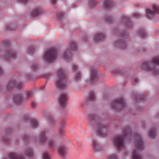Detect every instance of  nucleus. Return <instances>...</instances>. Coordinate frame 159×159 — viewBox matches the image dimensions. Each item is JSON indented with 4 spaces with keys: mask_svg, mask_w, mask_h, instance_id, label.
<instances>
[{
    "mask_svg": "<svg viewBox=\"0 0 159 159\" xmlns=\"http://www.w3.org/2000/svg\"><path fill=\"white\" fill-rule=\"evenodd\" d=\"M63 131V129L62 128V126L61 125L60 126V127L59 129V134L61 135L62 134Z\"/></svg>",
    "mask_w": 159,
    "mask_h": 159,
    "instance_id": "34",
    "label": "nucleus"
},
{
    "mask_svg": "<svg viewBox=\"0 0 159 159\" xmlns=\"http://www.w3.org/2000/svg\"><path fill=\"white\" fill-rule=\"evenodd\" d=\"M97 132L99 135L102 137L106 135V129L103 124L99 125L97 129Z\"/></svg>",
    "mask_w": 159,
    "mask_h": 159,
    "instance_id": "11",
    "label": "nucleus"
},
{
    "mask_svg": "<svg viewBox=\"0 0 159 159\" xmlns=\"http://www.w3.org/2000/svg\"><path fill=\"white\" fill-rule=\"evenodd\" d=\"M60 16H63V14L62 13H60Z\"/></svg>",
    "mask_w": 159,
    "mask_h": 159,
    "instance_id": "47",
    "label": "nucleus"
},
{
    "mask_svg": "<svg viewBox=\"0 0 159 159\" xmlns=\"http://www.w3.org/2000/svg\"><path fill=\"white\" fill-rule=\"evenodd\" d=\"M20 1L23 2V3H25L28 0H19Z\"/></svg>",
    "mask_w": 159,
    "mask_h": 159,
    "instance_id": "42",
    "label": "nucleus"
},
{
    "mask_svg": "<svg viewBox=\"0 0 159 159\" xmlns=\"http://www.w3.org/2000/svg\"><path fill=\"white\" fill-rule=\"evenodd\" d=\"M13 101L16 104H19L22 102V95L20 94H16L14 96Z\"/></svg>",
    "mask_w": 159,
    "mask_h": 159,
    "instance_id": "12",
    "label": "nucleus"
},
{
    "mask_svg": "<svg viewBox=\"0 0 159 159\" xmlns=\"http://www.w3.org/2000/svg\"><path fill=\"white\" fill-rule=\"evenodd\" d=\"M107 159H119L117 156L115 154L113 153L109 155Z\"/></svg>",
    "mask_w": 159,
    "mask_h": 159,
    "instance_id": "25",
    "label": "nucleus"
},
{
    "mask_svg": "<svg viewBox=\"0 0 159 159\" xmlns=\"http://www.w3.org/2000/svg\"><path fill=\"white\" fill-rule=\"evenodd\" d=\"M56 2V0H52V4H55Z\"/></svg>",
    "mask_w": 159,
    "mask_h": 159,
    "instance_id": "43",
    "label": "nucleus"
},
{
    "mask_svg": "<svg viewBox=\"0 0 159 159\" xmlns=\"http://www.w3.org/2000/svg\"><path fill=\"white\" fill-rule=\"evenodd\" d=\"M140 16V14L138 13H134V16L136 18H138Z\"/></svg>",
    "mask_w": 159,
    "mask_h": 159,
    "instance_id": "38",
    "label": "nucleus"
},
{
    "mask_svg": "<svg viewBox=\"0 0 159 159\" xmlns=\"http://www.w3.org/2000/svg\"><path fill=\"white\" fill-rule=\"evenodd\" d=\"M105 37L104 34L102 33H98L95 35L94 40L95 41H98L101 40L102 39H104Z\"/></svg>",
    "mask_w": 159,
    "mask_h": 159,
    "instance_id": "18",
    "label": "nucleus"
},
{
    "mask_svg": "<svg viewBox=\"0 0 159 159\" xmlns=\"http://www.w3.org/2000/svg\"><path fill=\"white\" fill-rule=\"evenodd\" d=\"M70 47L72 50H75L77 49L76 43L75 42H72L70 43Z\"/></svg>",
    "mask_w": 159,
    "mask_h": 159,
    "instance_id": "24",
    "label": "nucleus"
},
{
    "mask_svg": "<svg viewBox=\"0 0 159 159\" xmlns=\"http://www.w3.org/2000/svg\"><path fill=\"white\" fill-rule=\"evenodd\" d=\"M14 86L17 89H20L23 87L24 84L21 82H17L14 80H11L7 84L6 88L7 90L9 91Z\"/></svg>",
    "mask_w": 159,
    "mask_h": 159,
    "instance_id": "8",
    "label": "nucleus"
},
{
    "mask_svg": "<svg viewBox=\"0 0 159 159\" xmlns=\"http://www.w3.org/2000/svg\"><path fill=\"white\" fill-rule=\"evenodd\" d=\"M31 125L33 128H37L38 125V122L36 120H33L31 121Z\"/></svg>",
    "mask_w": 159,
    "mask_h": 159,
    "instance_id": "23",
    "label": "nucleus"
},
{
    "mask_svg": "<svg viewBox=\"0 0 159 159\" xmlns=\"http://www.w3.org/2000/svg\"><path fill=\"white\" fill-rule=\"evenodd\" d=\"M93 146L94 148L96 150L98 151L97 148L98 147V145L96 140H94L93 142Z\"/></svg>",
    "mask_w": 159,
    "mask_h": 159,
    "instance_id": "30",
    "label": "nucleus"
},
{
    "mask_svg": "<svg viewBox=\"0 0 159 159\" xmlns=\"http://www.w3.org/2000/svg\"><path fill=\"white\" fill-rule=\"evenodd\" d=\"M111 107L114 109L119 111V110L123 109L126 107L125 101L121 98L116 99L114 100L111 104Z\"/></svg>",
    "mask_w": 159,
    "mask_h": 159,
    "instance_id": "6",
    "label": "nucleus"
},
{
    "mask_svg": "<svg viewBox=\"0 0 159 159\" xmlns=\"http://www.w3.org/2000/svg\"><path fill=\"white\" fill-rule=\"evenodd\" d=\"M38 66L37 65H35L32 66V69L34 70H35V69L37 68Z\"/></svg>",
    "mask_w": 159,
    "mask_h": 159,
    "instance_id": "39",
    "label": "nucleus"
},
{
    "mask_svg": "<svg viewBox=\"0 0 159 159\" xmlns=\"http://www.w3.org/2000/svg\"><path fill=\"white\" fill-rule=\"evenodd\" d=\"M152 10L147 8L146 10V17L149 19L153 18V16L156 14H159V7L157 5H154L152 7Z\"/></svg>",
    "mask_w": 159,
    "mask_h": 159,
    "instance_id": "7",
    "label": "nucleus"
},
{
    "mask_svg": "<svg viewBox=\"0 0 159 159\" xmlns=\"http://www.w3.org/2000/svg\"><path fill=\"white\" fill-rule=\"evenodd\" d=\"M43 159H50L49 155L47 152H44L43 155Z\"/></svg>",
    "mask_w": 159,
    "mask_h": 159,
    "instance_id": "31",
    "label": "nucleus"
},
{
    "mask_svg": "<svg viewBox=\"0 0 159 159\" xmlns=\"http://www.w3.org/2000/svg\"><path fill=\"white\" fill-rule=\"evenodd\" d=\"M118 43L120 44V46L121 48H122V47L124 45H125V44H124V42L121 41H119Z\"/></svg>",
    "mask_w": 159,
    "mask_h": 159,
    "instance_id": "36",
    "label": "nucleus"
},
{
    "mask_svg": "<svg viewBox=\"0 0 159 159\" xmlns=\"http://www.w3.org/2000/svg\"><path fill=\"white\" fill-rule=\"evenodd\" d=\"M8 157L11 159H23L22 156H19L16 153L11 152L9 154Z\"/></svg>",
    "mask_w": 159,
    "mask_h": 159,
    "instance_id": "16",
    "label": "nucleus"
},
{
    "mask_svg": "<svg viewBox=\"0 0 159 159\" xmlns=\"http://www.w3.org/2000/svg\"><path fill=\"white\" fill-rule=\"evenodd\" d=\"M96 2L95 0H90L89 2V7H93L96 5Z\"/></svg>",
    "mask_w": 159,
    "mask_h": 159,
    "instance_id": "29",
    "label": "nucleus"
},
{
    "mask_svg": "<svg viewBox=\"0 0 159 159\" xmlns=\"http://www.w3.org/2000/svg\"><path fill=\"white\" fill-rule=\"evenodd\" d=\"M143 148V143L140 135H137L136 140L135 142V148L132 153L133 159H142L139 152Z\"/></svg>",
    "mask_w": 159,
    "mask_h": 159,
    "instance_id": "3",
    "label": "nucleus"
},
{
    "mask_svg": "<svg viewBox=\"0 0 159 159\" xmlns=\"http://www.w3.org/2000/svg\"><path fill=\"white\" fill-rule=\"evenodd\" d=\"M139 35L143 38H144L146 35L145 31L143 30H140L139 33Z\"/></svg>",
    "mask_w": 159,
    "mask_h": 159,
    "instance_id": "27",
    "label": "nucleus"
},
{
    "mask_svg": "<svg viewBox=\"0 0 159 159\" xmlns=\"http://www.w3.org/2000/svg\"><path fill=\"white\" fill-rule=\"evenodd\" d=\"M63 58L67 61H68L71 60V55L69 50H67L66 52L64 53L63 55Z\"/></svg>",
    "mask_w": 159,
    "mask_h": 159,
    "instance_id": "14",
    "label": "nucleus"
},
{
    "mask_svg": "<svg viewBox=\"0 0 159 159\" xmlns=\"http://www.w3.org/2000/svg\"><path fill=\"white\" fill-rule=\"evenodd\" d=\"M130 132V129H127L123 132V136H117L113 140V144L117 149L119 150L124 147L125 139L128 135V134Z\"/></svg>",
    "mask_w": 159,
    "mask_h": 159,
    "instance_id": "4",
    "label": "nucleus"
},
{
    "mask_svg": "<svg viewBox=\"0 0 159 159\" xmlns=\"http://www.w3.org/2000/svg\"><path fill=\"white\" fill-rule=\"evenodd\" d=\"M96 117L94 114H92L89 116L88 119L90 121H93L95 120Z\"/></svg>",
    "mask_w": 159,
    "mask_h": 159,
    "instance_id": "26",
    "label": "nucleus"
},
{
    "mask_svg": "<svg viewBox=\"0 0 159 159\" xmlns=\"http://www.w3.org/2000/svg\"><path fill=\"white\" fill-rule=\"evenodd\" d=\"M57 78L55 80L56 87L60 89H64L66 87L67 80L65 72L62 69L58 70L57 73Z\"/></svg>",
    "mask_w": 159,
    "mask_h": 159,
    "instance_id": "2",
    "label": "nucleus"
},
{
    "mask_svg": "<svg viewBox=\"0 0 159 159\" xmlns=\"http://www.w3.org/2000/svg\"><path fill=\"white\" fill-rule=\"evenodd\" d=\"M67 99V95L65 93L62 94L59 98V103L62 107H64L66 105Z\"/></svg>",
    "mask_w": 159,
    "mask_h": 159,
    "instance_id": "10",
    "label": "nucleus"
},
{
    "mask_svg": "<svg viewBox=\"0 0 159 159\" xmlns=\"http://www.w3.org/2000/svg\"><path fill=\"white\" fill-rule=\"evenodd\" d=\"M95 96L93 92H90L89 94V97L88 100L89 101L94 100L95 99Z\"/></svg>",
    "mask_w": 159,
    "mask_h": 159,
    "instance_id": "22",
    "label": "nucleus"
},
{
    "mask_svg": "<svg viewBox=\"0 0 159 159\" xmlns=\"http://www.w3.org/2000/svg\"><path fill=\"white\" fill-rule=\"evenodd\" d=\"M113 2L110 0H105L103 5V8L105 9H108L111 8L113 5Z\"/></svg>",
    "mask_w": 159,
    "mask_h": 159,
    "instance_id": "13",
    "label": "nucleus"
},
{
    "mask_svg": "<svg viewBox=\"0 0 159 159\" xmlns=\"http://www.w3.org/2000/svg\"><path fill=\"white\" fill-rule=\"evenodd\" d=\"M98 77L97 75L96 70L95 69H92L91 70L90 80L92 81L96 80Z\"/></svg>",
    "mask_w": 159,
    "mask_h": 159,
    "instance_id": "15",
    "label": "nucleus"
},
{
    "mask_svg": "<svg viewBox=\"0 0 159 159\" xmlns=\"http://www.w3.org/2000/svg\"><path fill=\"white\" fill-rule=\"evenodd\" d=\"M134 80L135 83H137L138 81L139 80L137 78H136L134 79Z\"/></svg>",
    "mask_w": 159,
    "mask_h": 159,
    "instance_id": "44",
    "label": "nucleus"
},
{
    "mask_svg": "<svg viewBox=\"0 0 159 159\" xmlns=\"http://www.w3.org/2000/svg\"><path fill=\"white\" fill-rule=\"evenodd\" d=\"M33 93L32 91L28 92L26 93V96L28 98L31 97L33 95Z\"/></svg>",
    "mask_w": 159,
    "mask_h": 159,
    "instance_id": "32",
    "label": "nucleus"
},
{
    "mask_svg": "<svg viewBox=\"0 0 159 159\" xmlns=\"http://www.w3.org/2000/svg\"><path fill=\"white\" fill-rule=\"evenodd\" d=\"M45 86H43V87L41 88V90H44V88H45Z\"/></svg>",
    "mask_w": 159,
    "mask_h": 159,
    "instance_id": "46",
    "label": "nucleus"
},
{
    "mask_svg": "<svg viewBox=\"0 0 159 159\" xmlns=\"http://www.w3.org/2000/svg\"><path fill=\"white\" fill-rule=\"evenodd\" d=\"M31 106L33 108H35L37 106V104L34 102H32L31 103Z\"/></svg>",
    "mask_w": 159,
    "mask_h": 159,
    "instance_id": "37",
    "label": "nucleus"
},
{
    "mask_svg": "<svg viewBox=\"0 0 159 159\" xmlns=\"http://www.w3.org/2000/svg\"><path fill=\"white\" fill-rule=\"evenodd\" d=\"M57 52L55 48H50L44 54L43 58L47 62H52L57 58Z\"/></svg>",
    "mask_w": 159,
    "mask_h": 159,
    "instance_id": "5",
    "label": "nucleus"
},
{
    "mask_svg": "<svg viewBox=\"0 0 159 159\" xmlns=\"http://www.w3.org/2000/svg\"><path fill=\"white\" fill-rule=\"evenodd\" d=\"M32 50H33V51H34V48H30V52H32Z\"/></svg>",
    "mask_w": 159,
    "mask_h": 159,
    "instance_id": "45",
    "label": "nucleus"
},
{
    "mask_svg": "<svg viewBox=\"0 0 159 159\" xmlns=\"http://www.w3.org/2000/svg\"><path fill=\"white\" fill-rule=\"evenodd\" d=\"M80 73H77L75 76V80H78L80 78Z\"/></svg>",
    "mask_w": 159,
    "mask_h": 159,
    "instance_id": "33",
    "label": "nucleus"
},
{
    "mask_svg": "<svg viewBox=\"0 0 159 159\" xmlns=\"http://www.w3.org/2000/svg\"><path fill=\"white\" fill-rule=\"evenodd\" d=\"M16 54V53L13 51L9 52H8V56L10 58H15Z\"/></svg>",
    "mask_w": 159,
    "mask_h": 159,
    "instance_id": "28",
    "label": "nucleus"
},
{
    "mask_svg": "<svg viewBox=\"0 0 159 159\" xmlns=\"http://www.w3.org/2000/svg\"><path fill=\"white\" fill-rule=\"evenodd\" d=\"M159 66V57H154L150 61H144L141 66L143 69L149 71L153 75H159V70H157V66Z\"/></svg>",
    "mask_w": 159,
    "mask_h": 159,
    "instance_id": "1",
    "label": "nucleus"
},
{
    "mask_svg": "<svg viewBox=\"0 0 159 159\" xmlns=\"http://www.w3.org/2000/svg\"><path fill=\"white\" fill-rule=\"evenodd\" d=\"M45 131H43L40 136V141L42 143H45L48 142L49 146L51 147H53L54 146V142L51 140H47L45 137Z\"/></svg>",
    "mask_w": 159,
    "mask_h": 159,
    "instance_id": "9",
    "label": "nucleus"
},
{
    "mask_svg": "<svg viewBox=\"0 0 159 159\" xmlns=\"http://www.w3.org/2000/svg\"><path fill=\"white\" fill-rule=\"evenodd\" d=\"M105 20L109 23H111L112 21V18L110 17H108L105 19Z\"/></svg>",
    "mask_w": 159,
    "mask_h": 159,
    "instance_id": "35",
    "label": "nucleus"
},
{
    "mask_svg": "<svg viewBox=\"0 0 159 159\" xmlns=\"http://www.w3.org/2000/svg\"><path fill=\"white\" fill-rule=\"evenodd\" d=\"M72 68L73 70H76L77 66L76 65L74 64L73 65Z\"/></svg>",
    "mask_w": 159,
    "mask_h": 159,
    "instance_id": "40",
    "label": "nucleus"
},
{
    "mask_svg": "<svg viewBox=\"0 0 159 159\" xmlns=\"http://www.w3.org/2000/svg\"><path fill=\"white\" fill-rule=\"evenodd\" d=\"M125 20V21H126V22H128V24H127V25H129V20L128 19V18H125V20Z\"/></svg>",
    "mask_w": 159,
    "mask_h": 159,
    "instance_id": "41",
    "label": "nucleus"
},
{
    "mask_svg": "<svg viewBox=\"0 0 159 159\" xmlns=\"http://www.w3.org/2000/svg\"><path fill=\"white\" fill-rule=\"evenodd\" d=\"M42 13V10L39 8L34 9L32 12L31 15L32 16H36Z\"/></svg>",
    "mask_w": 159,
    "mask_h": 159,
    "instance_id": "17",
    "label": "nucleus"
},
{
    "mask_svg": "<svg viewBox=\"0 0 159 159\" xmlns=\"http://www.w3.org/2000/svg\"><path fill=\"white\" fill-rule=\"evenodd\" d=\"M58 151L59 154L62 157H65V156L66 154V152L64 147L63 146L60 147Z\"/></svg>",
    "mask_w": 159,
    "mask_h": 159,
    "instance_id": "19",
    "label": "nucleus"
},
{
    "mask_svg": "<svg viewBox=\"0 0 159 159\" xmlns=\"http://www.w3.org/2000/svg\"><path fill=\"white\" fill-rule=\"evenodd\" d=\"M156 130L155 128L151 129L149 132V137L151 139H153L156 137Z\"/></svg>",
    "mask_w": 159,
    "mask_h": 159,
    "instance_id": "20",
    "label": "nucleus"
},
{
    "mask_svg": "<svg viewBox=\"0 0 159 159\" xmlns=\"http://www.w3.org/2000/svg\"><path fill=\"white\" fill-rule=\"evenodd\" d=\"M25 155V156L29 157H31L33 155V152L32 149L30 148L27 149L26 151Z\"/></svg>",
    "mask_w": 159,
    "mask_h": 159,
    "instance_id": "21",
    "label": "nucleus"
}]
</instances>
